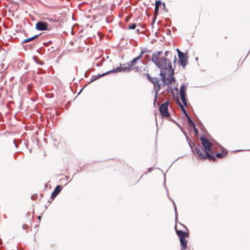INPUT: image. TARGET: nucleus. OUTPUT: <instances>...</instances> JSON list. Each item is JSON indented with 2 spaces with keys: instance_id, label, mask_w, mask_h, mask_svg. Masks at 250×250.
Returning <instances> with one entry per match:
<instances>
[{
  "instance_id": "39448f33",
  "label": "nucleus",
  "mask_w": 250,
  "mask_h": 250,
  "mask_svg": "<svg viewBox=\"0 0 250 250\" xmlns=\"http://www.w3.org/2000/svg\"><path fill=\"white\" fill-rule=\"evenodd\" d=\"M169 104V102L166 101L165 103L161 104L160 107V112L162 115L164 117H168L169 116V114L167 110V107Z\"/></svg>"
},
{
  "instance_id": "b1692460",
  "label": "nucleus",
  "mask_w": 250,
  "mask_h": 250,
  "mask_svg": "<svg viewBox=\"0 0 250 250\" xmlns=\"http://www.w3.org/2000/svg\"><path fill=\"white\" fill-rule=\"evenodd\" d=\"M177 52H178V55H179V53L181 52L178 49H177Z\"/></svg>"
},
{
  "instance_id": "4be33fe9",
  "label": "nucleus",
  "mask_w": 250,
  "mask_h": 250,
  "mask_svg": "<svg viewBox=\"0 0 250 250\" xmlns=\"http://www.w3.org/2000/svg\"><path fill=\"white\" fill-rule=\"evenodd\" d=\"M194 130L195 133H197V130L195 127V128H194Z\"/></svg>"
},
{
  "instance_id": "7ed1b4c3",
  "label": "nucleus",
  "mask_w": 250,
  "mask_h": 250,
  "mask_svg": "<svg viewBox=\"0 0 250 250\" xmlns=\"http://www.w3.org/2000/svg\"><path fill=\"white\" fill-rule=\"evenodd\" d=\"M176 233L180 237V243L182 249H186L187 248V241L186 240L185 237L188 234L182 230H177Z\"/></svg>"
},
{
  "instance_id": "ddd939ff",
  "label": "nucleus",
  "mask_w": 250,
  "mask_h": 250,
  "mask_svg": "<svg viewBox=\"0 0 250 250\" xmlns=\"http://www.w3.org/2000/svg\"><path fill=\"white\" fill-rule=\"evenodd\" d=\"M38 37V35H35L32 37H31V38H28V39H25L22 42V43H27V42H28L30 41H32V40H33L34 39L37 38V37Z\"/></svg>"
},
{
  "instance_id": "4468645a",
  "label": "nucleus",
  "mask_w": 250,
  "mask_h": 250,
  "mask_svg": "<svg viewBox=\"0 0 250 250\" xmlns=\"http://www.w3.org/2000/svg\"><path fill=\"white\" fill-rule=\"evenodd\" d=\"M188 119V125H189V126L190 127H193V128H195V125H194V123H193V122L191 120V118H190V117L189 116H188L187 117Z\"/></svg>"
},
{
  "instance_id": "9d476101",
  "label": "nucleus",
  "mask_w": 250,
  "mask_h": 250,
  "mask_svg": "<svg viewBox=\"0 0 250 250\" xmlns=\"http://www.w3.org/2000/svg\"><path fill=\"white\" fill-rule=\"evenodd\" d=\"M61 190V187L59 185L57 186L52 193L51 196H52V198L55 197L60 193Z\"/></svg>"
},
{
  "instance_id": "6e6552de",
  "label": "nucleus",
  "mask_w": 250,
  "mask_h": 250,
  "mask_svg": "<svg viewBox=\"0 0 250 250\" xmlns=\"http://www.w3.org/2000/svg\"><path fill=\"white\" fill-rule=\"evenodd\" d=\"M48 24L43 21H39L36 24V28L38 30H47Z\"/></svg>"
},
{
  "instance_id": "a211bd4d",
  "label": "nucleus",
  "mask_w": 250,
  "mask_h": 250,
  "mask_svg": "<svg viewBox=\"0 0 250 250\" xmlns=\"http://www.w3.org/2000/svg\"><path fill=\"white\" fill-rule=\"evenodd\" d=\"M179 104H180V107L181 108V109H182V111L183 112V113L185 114V115L187 117L188 116V115L187 114V111H186V109L184 108V107L183 106V105L180 103H179Z\"/></svg>"
},
{
  "instance_id": "cd10ccee",
  "label": "nucleus",
  "mask_w": 250,
  "mask_h": 250,
  "mask_svg": "<svg viewBox=\"0 0 250 250\" xmlns=\"http://www.w3.org/2000/svg\"><path fill=\"white\" fill-rule=\"evenodd\" d=\"M39 219H41V217H40V216H39Z\"/></svg>"
},
{
  "instance_id": "423d86ee",
  "label": "nucleus",
  "mask_w": 250,
  "mask_h": 250,
  "mask_svg": "<svg viewBox=\"0 0 250 250\" xmlns=\"http://www.w3.org/2000/svg\"><path fill=\"white\" fill-rule=\"evenodd\" d=\"M150 81L153 84L155 90L156 91L154 102L156 100L157 95L158 91L161 89V84L159 83L158 79L156 77L151 78Z\"/></svg>"
},
{
  "instance_id": "393cba45",
  "label": "nucleus",
  "mask_w": 250,
  "mask_h": 250,
  "mask_svg": "<svg viewBox=\"0 0 250 250\" xmlns=\"http://www.w3.org/2000/svg\"><path fill=\"white\" fill-rule=\"evenodd\" d=\"M176 60V56H174V62H175Z\"/></svg>"
},
{
  "instance_id": "a878e982",
  "label": "nucleus",
  "mask_w": 250,
  "mask_h": 250,
  "mask_svg": "<svg viewBox=\"0 0 250 250\" xmlns=\"http://www.w3.org/2000/svg\"><path fill=\"white\" fill-rule=\"evenodd\" d=\"M175 213H176V214H177V210H176V207H175Z\"/></svg>"
},
{
  "instance_id": "9b49d317",
  "label": "nucleus",
  "mask_w": 250,
  "mask_h": 250,
  "mask_svg": "<svg viewBox=\"0 0 250 250\" xmlns=\"http://www.w3.org/2000/svg\"><path fill=\"white\" fill-rule=\"evenodd\" d=\"M161 4H162V3L160 0L156 1L155 9H154L155 16H156L157 15L159 6H161Z\"/></svg>"
},
{
  "instance_id": "2eb2a0df",
  "label": "nucleus",
  "mask_w": 250,
  "mask_h": 250,
  "mask_svg": "<svg viewBox=\"0 0 250 250\" xmlns=\"http://www.w3.org/2000/svg\"><path fill=\"white\" fill-rule=\"evenodd\" d=\"M161 53L160 55L159 60H161L162 58H165L166 60H169L168 59L166 58V56H167L168 55L169 52L168 51H165V52L164 53V54H165L164 56H162V54H163V52H162V51H161Z\"/></svg>"
},
{
  "instance_id": "dca6fc26",
  "label": "nucleus",
  "mask_w": 250,
  "mask_h": 250,
  "mask_svg": "<svg viewBox=\"0 0 250 250\" xmlns=\"http://www.w3.org/2000/svg\"><path fill=\"white\" fill-rule=\"evenodd\" d=\"M180 97H181V100H182L183 104H184L186 106H187V101H186V95L180 96Z\"/></svg>"
},
{
  "instance_id": "5701e85b",
  "label": "nucleus",
  "mask_w": 250,
  "mask_h": 250,
  "mask_svg": "<svg viewBox=\"0 0 250 250\" xmlns=\"http://www.w3.org/2000/svg\"><path fill=\"white\" fill-rule=\"evenodd\" d=\"M177 52H178V55H179V53L181 52L178 49H177Z\"/></svg>"
},
{
  "instance_id": "1a4fd4ad",
  "label": "nucleus",
  "mask_w": 250,
  "mask_h": 250,
  "mask_svg": "<svg viewBox=\"0 0 250 250\" xmlns=\"http://www.w3.org/2000/svg\"><path fill=\"white\" fill-rule=\"evenodd\" d=\"M179 59L182 66L184 68L187 64L188 59L183 52L179 53Z\"/></svg>"
},
{
  "instance_id": "6ab92c4d",
  "label": "nucleus",
  "mask_w": 250,
  "mask_h": 250,
  "mask_svg": "<svg viewBox=\"0 0 250 250\" xmlns=\"http://www.w3.org/2000/svg\"><path fill=\"white\" fill-rule=\"evenodd\" d=\"M136 24L133 23V24L129 25L128 28L129 29H134L136 28Z\"/></svg>"
},
{
  "instance_id": "bb28decb",
  "label": "nucleus",
  "mask_w": 250,
  "mask_h": 250,
  "mask_svg": "<svg viewBox=\"0 0 250 250\" xmlns=\"http://www.w3.org/2000/svg\"><path fill=\"white\" fill-rule=\"evenodd\" d=\"M163 5L164 8H165V3H163Z\"/></svg>"
},
{
  "instance_id": "f257e3e1",
  "label": "nucleus",
  "mask_w": 250,
  "mask_h": 250,
  "mask_svg": "<svg viewBox=\"0 0 250 250\" xmlns=\"http://www.w3.org/2000/svg\"><path fill=\"white\" fill-rule=\"evenodd\" d=\"M161 52H157L152 54L151 61L161 70L160 76L163 83L161 87L169 86L175 80L173 77L174 70L172 68L171 62L169 60L162 58L159 60Z\"/></svg>"
},
{
  "instance_id": "f8f14e48",
  "label": "nucleus",
  "mask_w": 250,
  "mask_h": 250,
  "mask_svg": "<svg viewBox=\"0 0 250 250\" xmlns=\"http://www.w3.org/2000/svg\"><path fill=\"white\" fill-rule=\"evenodd\" d=\"M186 86L182 84L180 89V96L186 95Z\"/></svg>"
},
{
  "instance_id": "0eeeda50",
  "label": "nucleus",
  "mask_w": 250,
  "mask_h": 250,
  "mask_svg": "<svg viewBox=\"0 0 250 250\" xmlns=\"http://www.w3.org/2000/svg\"><path fill=\"white\" fill-rule=\"evenodd\" d=\"M126 66L125 67H118L115 69H113L111 71H109L108 72L103 74L101 75V76H104L105 74L110 73L111 72H121L124 71H129L131 70H132V68H131V67H130V65L128 64V63L126 64Z\"/></svg>"
},
{
  "instance_id": "412c9836",
  "label": "nucleus",
  "mask_w": 250,
  "mask_h": 250,
  "mask_svg": "<svg viewBox=\"0 0 250 250\" xmlns=\"http://www.w3.org/2000/svg\"><path fill=\"white\" fill-rule=\"evenodd\" d=\"M216 155H217V157H218L219 158H221L222 157V154L219 153H217Z\"/></svg>"
},
{
  "instance_id": "20e7f679",
  "label": "nucleus",
  "mask_w": 250,
  "mask_h": 250,
  "mask_svg": "<svg viewBox=\"0 0 250 250\" xmlns=\"http://www.w3.org/2000/svg\"><path fill=\"white\" fill-rule=\"evenodd\" d=\"M143 53L144 52L141 51L139 56L134 58L132 61L128 62V64L130 65V67H131V68H132V70H135L136 71H138L139 69V67L136 66V64L138 62L142 63V61L140 60V59L142 58Z\"/></svg>"
},
{
  "instance_id": "aec40b11",
  "label": "nucleus",
  "mask_w": 250,
  "mask_h": 250,
  "mask_svg": "<svg viewBox=\"0 0 250 250\" xmlns=\"http://www.w3.org/2000/svg\"><path fill=\"white\" fill-rule=\"evenodd\" d=\"M147 78L150 81L152 77H151L148 74H146Z\"/></svg>"
},
{
  "instance_id": "f3484780",
  "label": "nucleus",
  "mask_w": 250,
  "mask_h": 250,
  "mask_svg": "<svg viewBox=\"0 0 250 250\" xmlns=\"http://www.w3.org/2000/svg\"><path fill=\"white\" fill-rule=\"evenodd\" d=\"M43 19L47 20V21H48L50 22H57V20L56 19H54L53 18H43Z\"/></svg>"
},
{
  "instance_id": "f03ea898",
  "label": "nucleus",
  "mask_w": 250,
  "mask_h": 250,
  "mask_svg": "<svg viewBox=\"0 0 250 250\" xmlns=\"http://www.w3.org/2000/svg\"><path fill=\"white\" fill-rule=\"evenodd\" d=\"M201 141L204 149L200 145L196 146L194 149L198 156L201 159H205L208 158L209 160L211 159L214 161L215 158L209 155V153L211 152L210 147L211 143L205 137H201Z\"/></svg>"
}]
</instances>
